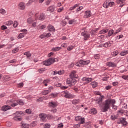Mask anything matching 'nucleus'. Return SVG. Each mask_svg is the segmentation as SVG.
<instances>
[{
    "label": "nucleus",
    "instance_id": "obj_1",
    "mask_svg": "<svg viewBox=\"0 0 128 128\" xmlns=\"http://www.w3.org/2000/svg\"><path fill=\"white\" fill-rule=\"evenodd\" d=\"M103 98L104 96H100L96 100V104H98L100 108H102V112H108V110H110V108L112 105L114 104H116V100H114L109 98L104 100L102 102Z\"/></svg>",
    "mask_w": 128,
    "mask_h": 128
},
{
    "label": "nucleus",
    "instance_id": "obj_2",
    "mask_svg": "<svg viewBox=\"0 0 128 128\" xmlns=\"http://www.w3.org/2000/svg\"><path fill=\"white\" fill-rule=\"evenodd\" d=\"M6 104L8 105H4L2 106L1 108L2 110H3L4 112H6V110L12 108L10 106H12V108H14V106H16L18 104H20V106H24V102L22 100H14V99H12L11 100L7 101Z\"/></svg>",
    "mask_w": 128,
    "mask_h": 128
},
{
    "label": "nucleus",
    "instance_id": "obj_3",
    "mask_svg": "<svg viewBox=\"0 0 128 128\" xmlns=\"http://www.w3.org/2000/svg\"><path fill=\"white\" fill-rule=\"evenodd\" d=\"M103 6L105 8H108V6L112 8V6H114V2H110L109 0H106L104 2Z\"/></svg>",
    "mask_w": 128,
    "mask_h": 128
},
{
    "label": "nucleus",
    "instance_id": "obj_4",
    "mask_svg": "<svg viewBox=\"0 0 128 128\" xmlns=\"http://www.w3.org/2000/svg\"><path fill=\"white\" fill-rule=\"evenodd\" d=\"M61 96L66 98H74V96L70 94V92L68 91H64L62 92Z\"/></svg>",
    "mask_w": 128,
    "mask_h": 128
},
{
    "label": "nucleus",
    "instance_id": "obj_5",
    "mask_svg": "<svg viewBox=\"0 0 128 128\" xmlns=\"http://www.w3.org/2000/svg\"><path fill=\"white\" fill-rule=\"evenodd\" d=\"M90 62V60H81L79 61V62L76 64V66H88Z\"/></svg>",
    "mask_w": 128,
    "mask_h": 128
},
{
    "label": "nucleus",
    "instance_id": "obj_6",
    "mask_svg": "<svg viewBox=\"0 0 128 128\" xmlns=\"http://www.w3.org/2000/svg\"><path fill=\"white\" fill-rule=\"evenodd\" d=\"M54 59L52 58H50L48 60H46L43 62V64L44 66H50L52 64H54Z\"/></svg>",
    "mask_w": 128,
    "mask_h": 128
},
{
    "label": "nucleus",
    "instance_id": "obj_7",
    "mask_svg": "<svg viewBox=\"0 0 128 128\" xmlns=\"http://www.w3.org/2000/svg\"><path fill=\"white\" fill-rule=\"evenodd\" d=\"M76 78H68L66 80V84H70V86H74V84H76Z\"/></svg>",
    "mask_w": 128,
    "mask_h": 128
},
{
    "label": "nucleus",
    "instance_id": "obj_8",
    "mask_svg": "<svg viewBox=\"0 0 128 128\" xmlns=\"http://www.w3.org/2000/svg\"><path fill=\"white\" fill-rule=\"evenodd\" d=\"M76 122H80V124H84L86 122L84 118H82L80 116H77L75 118Z\"/></svg>",
    "mask_w": 128,
    "mask_h": 128
},
{
    "label": "nucleus",
    "instance_id": "obj_9",
    "mask_svg": "<svg viewBox=\"0 0 128 128\" xmlns=\"http://www.w3.org/2000/svg\"><path fill=\"white\" fill-rule=\"evenodd\" d=\"M36 14H35V17H30L27 19V22L29 24H32L34 22L36 21Z\"/></svg>",
    "mask_w": 128,
    "mask_h": 128
},
{
    "label": "nucleus",
    "instance_id": "obj_10",
    "mask_svg": "<svg viewBox=\"0 0 128 128\" xmlns=\"http://www.w3.org/2000/svg\"><path fill=\"white\" fill-rule=\"evenodd\" d=\"M18 8L20 10H24L26 9V4L23 2H20L18 4Z\"/></svg>",
    "mask_w": 128,
    "mask_h": 128
},
{
    "label": "nucleus",
    "instance_id": "obj_11",
    "mask_svg": "<svg viewBox=\"0 0 128 128\" xmlns=\"http://www.w3.org/2000/svg\"><path fill=\"white\" fill-rule=\"evenodd\" d=\"M36 14V20H44V18H46V16H44V13H41L39 17H38V14Z\"/></svg>",
    "mask_w": 128,
    "mask_h": 128
},
{
    "label": "nucleus",
    "instance_id": "obj_12",
    "mask_svg": "<svg viewBox=\"0 0 128 128\" xmlns=\"http://www.w3.org/2000/svg\"><path fill=\"white\" fill-rule=\"evenodd\" d=\"M82 36H84V40H88V38H90V34L88 32H82Z\"/></svg>",
    "mask_w": 128,
    "mask_h": 128
},
{
    "label": "nucleus",
    "instance_id": "obj_13",
    "mask_svg": "<svg viewBox=\"0 0 128 128\" xmlns=\"http://www.w3.org/2000/svg\"><path fill=\"white\" fill-rule=\"evenodd\" d=\"M52 86H50L48 88V90H44L42 92V94L44 96H46V94H48L50 92H52Z\"/></svg>",
    "mask_w": 128,
    "mask_h": 128
},
{
    "label": "nucleus",
    "instance_id": "obj_14",
    "mask_svg": "<svg viewBox=\"0 0 128 128\" xmlns=\"http://www.w3.org/2000/svg\"><path fill=\"white\" fill-rule=\"evenodd\" d=\"M40 118L41 122H46V114H40Z\"/></svg>",
    "mask_w": 128,
    "mask_h": 128
},
{
    "label": "nucleus",
    "instance_id": "obj_15",
    "mask_svg": "<svg viewBox=\"0 0 128 128\" xmlns=\"http://www.w3.org/2000/svg\"><path fill=\"white\" fill-rule=\"evenodd\" d=\"M48 106H50V108H56V106H58V103L52 101L48 103Z\"/></svg>",
    "mask_w": 128,
    "mask_h": 128
},
{
    "label": "nucleus",
    "instance_id": "obj_16",
    "mask_svg": "<svg viewBox=\"0 0 128 128\" xmlns=\"http://www.w3.org/2000/svg\"><path fill=\"white\" fill-rule=\"evenodd\" d=\"M124 2H126V0H116V2L118 4H120V8H122L124 6Z\"/></svg>",
    "mask_w": 128,
    "mask_h": 128
},
{
    "label": "nucleus",
    "instance_id": "obj_17",
    "mask_svg": "<svg viewBox=\"0 0 128 128\" xmlns=\"http://www.w3.org/2000/svg\"><path fill=\"white\" fill-rule=\"evenodd\" d=\"M70 76L72 78H78V75H76V72L72 71L70 74Z\"/></svg>",
    "mask_w": 128,
    "mask_h": 128
},
{
    "label": "nucleus",
    "instance_id": "obj_18",
    "mask_svg": "<svg viewBox=\"0 0 128 128\" xmlns=\"http://www.w3.org/2000/svg\"><path fill=\"white\" fill-rule=\"evenodd\" d=\"M92 14L90 13V10H88L87 11L85 12L84 16L85 18H90V16H91Z\"/></svg>",
    "mask_w": 128,
    "mask_h": 128
},
{
    "label": "nucleus",
    "instance_id": "obj_19",
    "mask_svg": "<svg viewBox=\"0 0 128 128\" xmlns=\"http://www.w3.org/2000/svg\"><path fill=\"white\" fill-rule=\"evenodd\" d=\"M120 122H121V124H123L126 126V124H128V122H126V118H120Z\"/></svg>",
    "mask_w": 128,
    "mask_h": 128
},
{
    "label": "nucleus",
    "instance_id": "obj_20",
    "mask_svg": "<svg viewBox=\"0 0 128 128\" xmlns=\"http://www.w3.org/2000/svg\"><path fill=\"white\" fill-rule=\"evenodd\" d=\"M82 80L84 82H86L88 84L90 82L92 79V78H84Z\"/></svg>",
    "mask_w": 128,
    "mask_h": 128
},
{
    "label": "nucleus",
    "instance_id": "obj_21",
    "mask_svg": "<svg viewBox=\"0 0 128 128\" xmlns=\"http://www.w3.org/2000/svg\"><path fill=\"white\" fill-rule=\"evenodd\" d=\"M38 2V0H29L28 2L26 3V6H30L32 2Z\"/></svg>",
    "mask_w": 128,
    "mask_h": 128
},
{
    "label": "nucleus",
    "instance_id": "obj_22",
    "mask_svg": "<svg viewBox=\"0 0 128 128\" xmlns=\"http://www.w3.org/2000/svg\"><path fill=\"white\" fill-rule=\"evenodd\" d=\"M98 111L96 108H93L90 110V114H96Z\"/></svg>",
    "mask_w": 128,
    "mask_h": 128
},
{
    "label": "nucleus",
    "instance_id": "obj_23",
    "mask_svg": "<svg viewBox=\"0 0 128 128\" xmlns=\"http://www.w3.org/2000/svg\"><path fill=\"white\" fill-rule=\"evenodd\" d=\"M48 28L50 32H54V27L52 25L49 24L48 26Z\"/></svg>",
    "mask_w": 128,
    "mask_h": 128
},
{
    "label": "nucleus",
    "instance_id": "obj_24",
    "mask_svg": "<svg viewBox=\"0 0 128 128\" xmlns=\"http://www.w3.org/2000/svg\"><path fill=\"white\" fill-rule=\"evenodd\" d=\"M55 8H56V7H54V6H50L48 8V12H54Z\"/></svg>",
    "mask_w": 128,
    "mask_h": 128
},
{
    "label": "nucleus",
    "instance_id": "obj_25",
    "mask_svg": "<svg viewBox=\"0 0 128 128\" xmlns=\"http://www.w3.org/2000/svg\"><path fill=\"white\" fill-rule=\"evenodd\" d=\"M107 66H112V68H114V66H116V64L112 62H108L107 63Z\"/></svg>",
    "mask_w": 128,
    "mask_h": 128
},
{
    "label": "nucleus",
    "instance_id": "obj_26",
    "mask_svg": "<svg viewBox=\"0 0 128 128\" xmlns=\"http://www.w3.org/2000/svg\"><path fill=\"white\" fill-rule=\"evenodd\" d=\"M108 36H114V30H110L108 32Z\"/></svg>",
    "mask_w": 128,
    "mask_h": 128
},
{
    "label": "nucleus",
    "instance_id": "obj_27",
    "mask_svg": "<svg viewBox=\"0 0 128 128\" xmlns=\"http://www.w3.org/2000/svg\"><path fill=\"white\" fill-rule=\"evenodd\" d=\"M22 114H23L22 112H16L14 114V116L18 118H20V116H22Z\"/></svg>",
    "mask_w": 128,
    "mask_h": 128
},
{
    "label": "nucleus",
    "instance_id": "obj_28",
    "mask_svg": "<svg viewBox=\"0 0 128 128\" xmlns=\"http://www.w3.org/2000/svg\"><path fill=\"white\" fill-rule=\"evenodd\" d=\"M14 120H16V122H20L22 120V118L20 117H18L14 116Z\"/></svg>",
    "mask_w": 128,
    "mask_h": 128
},
{
    "label": "nucleus",
    "instance_id": "obj_29",
    "mask_svg": "<svg viewBox=\"0 0 128 128\" xmlns=\"http://www.w3.org/2000/svg\"><path fill=\"white\" fill-rule=\"evenodd\" d=\"M128 54V50H124L120 53V56H126Z\"/></svg>",
    "mask_w": 128,
    "mask_h": 128
},
{
    "label": "nucleus",
    "instance_id": "obj_30",
    "mask_svg": "<svg viewBox=\"0 0 128 128\" xmlns=\"http://www.w3.org/2000/svg\"><path fill=\"white\" fill-rule=\"evenodd\" d=\"M60 50H62V47H56L52 48L53 52H58Z\"/></svg>",
    "mask_w": 128,
    "mask_h": 128
},
{
    "label": "nucleus",
    "instance_id": "obj_31",
    "mask_svg": "<svg viewBox=\"0 0 128 128\" xmlns=\"http://www.w3.org/2000/svg\"><path fill=\"white\" fill-rule=\"evenodd\" d=\"M50 82V80L46 79L44 80L43 84H44L45 86H48V84Z\"/></svg>",
    "mask_w": 128,
    "mask_h": 128
},
{
    "label": "nucleus",
    "instance_id": "obj_32",
    "mask_svg": "<svg viewBox=\"0 0 128 128\" xmlns=\"http://www.w3.org/2000/svg\"><path fill=\"white\" fill-rule=\"evenodd\" d=\"M108 32V29L102 30L100 32V34H106Z\"/></svg>",
    "mask_w": 128,
    "mask_h": 128
},
{
    "label": "nucleus",
    "instance_id": "obj_33",
    "mask_svg": "<svg viewBox=\"0 0 128 128\" xmlns=\"http://www.w3.org/2000/svg\"><path fill=\"white\" fill-rule=\"evenodd\" d=\"M112 46L110 42H107L104 44V48H108V46Z\"/></svg>",
    "mask_w": 128,
    "mask_h": 128
},
{
    "label": "nucleus",
    "instance_id": "obj_34",
    "mask_svg": "<svg viewBox=\"0 0 128 128\" xmlns=\"http://www.w3.org/2000/svg\"><path fill=\"white\" fill-rule=\"evenodd\" d=\"M78 7V4H76L74 6H72L70 8V10H76V8Z\"/></svg>",
    "mask_w": 128,
    "mask_h": 128
},
{
    "label": "nucleus",
    "instance_id": "obj_35",
    "mask_svg": "<svg viewBox=\"0 0 128 128\" xmlns=\"http://www.w3.org/2000/svg\"><path fill=\"white\" fill-rule=\"evenodd\" d=\"M91 85L92 88H96L98 86V83L96 82H91Z\"/></svg>",
    "mask_w": 128,
    "mask_h": 128
},
{
    "label": "nucleus",
    "instance_id": "obj_36",
    "mask_svg": "<svg viewBox=\"0 0 128 128\" xmlns=\"http://www.w3.org/2000/svg\"><path fill=\"white\" fill-rule=\"evenodd\" d=\"M80 102V100H74L72 102L73 104H78Z\"/></svg>",
    "mask_w": 128,
    "mask_h": 128
},
{
    "label": "nucleus",
    "instance_id": "obj_37",
    "mask_svg": "<svg viewBox=\"0 0 128 128\" xmlns=\"http://www.w3.org/2000/svg\"><path fill=\"white\" fill-rule=\"evenodd\" d=\"M24 36V33H20L19 34V35L18 36V38H22Z\"/></svg>",
    "mask_w": 128,
    "mask_h": 128
},
{
    "label": "nucleus",
    "instance_id": "obj_38",
    "mask_svg": "<svg viewBox=\"0 0 128 128\" xmlns=\"http://www.w3.org/2000/svg\"><path fill=\"white\" fill-rule=\"evenodd\" d=\"M6 13V10L4 8L0 9V14H5Z\"/></svg>",
    "mask_w": 128,
    "mask_h": 128
},
{
    "label": "nucleus",
    "instance_id": "obj_39",
    "mask_svg": "<svg viewBox=\"0 0 128 128\" xmlns=\"http://www.w3.org/2000/svg\"><path fill=\"white\" fill-rule=\"evenodd\" d=\"M14 22L12 20H10L6 22V26H12Z\"/></svg>",
    "mask_w": 128,
    "mask_h": 128
},
{
    "label": "nucleus",
    "instance_id": "obj_40",
    "mask_svg": "<svg viewBox=\"0 0 128 128\" xmlns=\"http://www.w3.org/2000/svg\"><path fill=\"white\" fill-rule=\"evenodd\" d=\"M118 50H116L112 53V56H118Z\"/></svg>",
    "mask_w": 128,
    "mask_h": 128
},
{
    "label": "nucleus",
    "instance_id": "obj_41",
    "mask_svg": "<svg viewBox=\"0 0 128 128\" xmlns=\"http://www.w3.org/2000/svg\"><path fill=\"white\" fill-rule=\"evenodd\" d=\"M30 125L28 124H22V128H29Z\"/></svg>",
    "mask_w": 128,
    "mask_h": 128
},
{
    "label": "nucleus",
    "instance_id": "obj_42",
    "mask_svg": "<svg viewBox=\"0 0 128 128\" xmlns=\"http://www.w3.org/2000/svg\"><path fill=\"white\" fill-rule=\"evenodd\" d=\"M24 56H26L27 58H30L32 54L30 52H26L24 54Z\"/></svg>",
    "mask_w": 128,
    "mask_h": 128
},
{
    "label": "nucleus",
    "instance_id": "obj_43",
    "mask_svg": "<svg viewBox=\"0 0 128 128\" xmlns=\"http://www.w3.org/2000/svg\"><path fill=\"white\" fill-rule=\"evenodd\" d=\"M74 47L72 46H68V48H67V50H68L69 52L70 51V50H74Z\"/></svg>",
    "mask_w": 128,
    "mask_h": 128
},
{
    "label": "nucleus",
    "instance_id": "obj_44",
    "mask_svg": "<svg viewBox=\"0 0 128 128\" xmlns=\"http://www.w3.org/2000/svg\"><path fill=\"white\" fill-rule=\"evenodd\" d=\"M26 114H32V109H27L26 110Z\"/></svg>",
    "mask_w": 128,
    "mask_h": 128
},
{
    "label": "nucleus",
    "instance_id": "obj_45",
    "mask_svg": "<svg viewBox=\"0 0 128 128\" xmlns=\"http://www.w3.org/2000/svg\"><path fill=\"white\" fill-rule=\"evenodd\" d=\"M69 24H76V21H74V20H70L68 22Z\"/></svg>",
    "mask_w": 128,
    "mask_h": 128
},
{
    "label": "nucleus",
    "instance_id": "obj_46",
    "mask_svg": "<svg viewBox=\"0 0 128 128\" xmlns=\"http://www.w3.org/2000/svg\"><path fill=\"white\" fill-rule=\"evenodd\" d=\"M18 24V23L16 21H14L13 24L14 28H16Z\"/></svg>",
    "mask_w": 128,
    "mask_h": 128
},
{
    "label": "nucleus",
    "instance_id": "obj_47",
    "mask_svg": "<svg viewBox=\"0 0 128 128\" xmlns=\"http://www.w3.org/2000/svg\"><path fill=\"white\" fill-rule=\"evenodd\" d=\"M36 126V122H33L30 124L31 126Z\"/></svg>",
    "mask_w": 128,
    "mask_h": 128
},
{
    "label": "nucleus",
    "instance_id": "obj_48",
    "mask_svg": "<svg viewBox=\"0 0 128 128\" xmlns=\"http://www.w3.org/2000/svg\"><path fill=\"white\" fill-rule=\"evenodd\" d=\"M13 54H16V52H18V48H15L14 50H12Z\"/></svg>",
    "mask_w": 128,
    "mask_h": 128
},
{
    "label": "nucleus",
    "instance_id": "obj_49",
    "mask_svg": "<svg viewBox=\"0 0 128 128\" xmlns=\"http://www.w3.org/2000/svg\"><path fill=\"white\" fill-rule=\"evenodd\" d=\"M116 118H118V116H111V120H116Z\"/></svg>",
    "mask_w": 128,
    "mask_h": 128
},
{
    "label": "nucleus",
    "instance_id": "obj_50",
    "mask_svg": "<svg viewBox=\"0 0 128 128\" xmlns=\"http://www.w3.org/2000/svg\"><path fill=\"white\" fill-rule=\"evenodd\" d=\"M82 8H84V7L81 6H80L78 8V9L76 10V12H80V10H82Z\"/></svg>",
    "mask_w": 128,
    "mask_h": 128
},
{
    "label": "nucleus",
    "instance_id": "obj_51",
    "mask_svg": "<svg viewBox=\"0 0 128 128\" xmlns=\"http://www.w3.org/2000/svg\"><path fill=\"white\" fill-rule=\"evenodd\" d=\"M122 78H124V80H128V76H122Z\"/></svg>",
    "mask_w": 128,
    "mask_h": 128
},
{
    "label": "nucleus",
    "instance_id": "obj_52",
    "mask_svg": "<svg viewBox=\"0 0 128 128\" xmlns=\"http://www.w3.org/2000/svg\"><path fill=\"white\" fill-rule=\"evenodd\" d=\"M64 10V7L60 8L58 10V12H62Z\"/></svg>",
    "mask_w": 128,
    "mask_h": 128
},
{
    "label": "nucleus",
    "instance_id": "obj_53",
    "mask_svg": "<svg viewBox=\"0 0 128 128\" xmlns=\"http://www.w3.org/2000/svg\"><path fill=\"white\" fill-rule=\"evenodd\" d=\"M45 34V38H50L52 36V34L50 33H48V34Z\"/></svg>",
    "mask_w": 128,
    "mask_h": 128
},
{
    "label": "nucleus",
    "instance_id": "obj_54",
    "mask_svg": "<svg viewBox=\"0 0 128 128\" xmlns=\"http://www.w3.org/2000/svg\"><path fill=\"white\" fill-rule=\"evenodd\" d=\"M17 86L18 88H22L24 86V84L23 83H20L18 84Z\"/></svg>",
    "mask_w": 128,
    "mask_h": 128
},
{
    "label": "nucleus",
    "instance_id": "obj_55",
    "mask_svg": "<svg viewBox=\"0 0 128 128\" xmlns=\"http://www.w3.org/2000/svg\"><path fill=\"white\" fill-rule=\"evenodd\" d=\"M52 0H47V1L46 2V6H48V4H50V2H52Z\"/></svg>",
    "mask_w": 128,
    "mask_h": 128
},
{
    "label": "nucleus",
    "instance_id": "obj_56",
    "mask_svg": "<svg viewBox=\"0 0 128 128\" xmlns=\"http://www.w3.org/2000/svg\"><path fill=\"white\" fill-rule=\"evenodd\" d=\"M64 74V70H60L58 71V74L60 75Z\"/></svg>",
    "mask_w": 128,
    "mask_h": 128
},
{
    "label": "nucleus",
    "instance_id": "obj_57",
    "mask_svg": "<svg viewBox=\"0 0 128 128\" xmlns=\"http://www.w3.org/2000/svg\"><path fill=\"white\" fill-rule=\"evenodd\" d=\"M40 38H42V39L46 38V35H45V34H42L41 36H40Z\"/></svg>",
    "mask_w": 128,
    "mask_h": 128
},
{
    "label": "nucleus",
    "instance_id": "obj_58",
    "mask_svg": "<svg viewBox=\"0 0 128 128\" xmlns=\"http://www.w3.org/2000/svg\"><path fill=\"white\" fill-rule=\"evenodd\" d=\"M44 128H50V124H46L45 126H44Z\"/></svg>",
    "mask_w": 128,
    "mask_h": 128
},
{
    "label": "nucleus",
    "instance_id": "obj_59",
    "mask_svg": "<svg viewBox=\"0 0 128 128\" xmlns=\"http://www.w3.org/2000/svg\"><path fill=\"white\" fill-rule=\"evenodd\" d=\"M8 28H6V26L3 25L1 26V30H6Z\"/></svg>",
    "mask_w": 128,
    "mask_h": 128
},
{
    "label": "nucleus",
    "instance_id": "obj_60",
    "mask_svg": "<svg viewBox=\"0 0 128 128\" xmlns=\"http://www.w3.org/2000/svg\"><path fill=\"white\" fill-rule=\"evenodd\" d=\"M43 99L42 98H40L38 99H37L38 102H42Z\"/></svg>",
    "mask_w": 128,
    "mask_h": 128
},
{
    "label": "nucleus",
    "instance_id": "obj_61",
    "mask_svg": "<svg viewBox=\"0 0 128 128\" xmlns=\"http://www.w3.org/2000/svg\"><path fill=\"white\" fill-rule=\"evenodd\" d=\"M64 128V124H58V128Z\"/></svg>",
    "mask_w": 128,
    "mask_h": 128
},
{
    "label": "nucleus",
    "instance_id": "obj_62",
    "mask_svg": "<svg viewBox=\"0 0 128 128\" xmlns=\"http://www.w3.org/2000/svg\"><path fill=\"white\" fill-rule=\"evenodd\" d=\"M80 124H75V125L74 126V128H80Z\"/></svg>",
    "mask_w": 128,
    "mask_h": 128
},
{
    "label": "nucleus",
    "instance_id": "obj_63",
    "mask_svg": "<svg viewBox=\"0 0 128 128\" xmlns=\"http://www.w3.org/2000/svg\"><path fill=\"white\" fill-rule=\"evenodd\" d=\"M46 28V25H42L39 28L40 30H44V28Z\"/></svg>",
    "mask_w": 128,
    "mask_h": 128
},
{
    "label": "nucleus",
    "instance_id": "obj_64",
    "mask_svg": "<svg viewBox=\"0 0 128 128\" xmlns=\"http://www.w3.org/2000/svg\"><path fill=\"white\" fill-rule=\"evenodd\" d=\"M32 24V28H34V27L36 26V22L34 21Z\"/></svg>",
    "mask_w": 128,
    "mask_h": 128
}]
</instances>
